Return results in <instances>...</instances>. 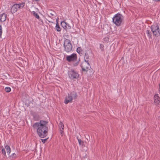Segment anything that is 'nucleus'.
Here are the masks:
<instances>
[{
    "mask_svg": "<svg viewBox=\"0 0 160 160\" xmlns=\"http://www.w3.org/2000/svg\"><path fill=\"white\" fill-rule=\"evenodd\" d=\"M78 142L80 145L83 144V142L80 139H78Z\"/></svg>",
    "mask_w": 160,
    "mask_h": 160,
    "instance_id": "5701e85b",
    "label": "nucleus"
},
{
    "mask_svg": "<svg viewBox=\"0 0 160 160\" xmlns=\"http://www.w3.org/2000/svg\"><path fill=\"white\" fill-rule=\"evenodd\" d=\"M48 122L46 121L40 120L39 122L35 123L33 125V127L34 129H37L38 134L40 138H44L47 135Z\"/></svg>",
    "mask_w": 160,
    "mask_h": 160,
    "instance_id": "f257e3e1",
    "label": "nucleus"
},
{
    "mask_svg": "<svg viewBox=\"0 0 160 160\" xmlns=\"http://www.w3.org/2000/svg\"><path fill=\"white\" fill-rule=\"evenodd\" d=\"M151 29L153 35L157 37L160 35L159 28L158 25L155 24L152 26L151 27Z\"/></svg>",
    "mask_w": 160,
    "mask_h": 160,
    "instance_id": "20e7f679",
    "label": "nucleus"
},
{
    "mask_svg": "<svg viewBox=\"0 0 160 160\" xmlns=\"http://www.w3.org/2000/svg\"><path fill=\"white\" fill-rule=\"evenodd\" d=\"M69 94L71 96H72V98L73 99H76L77 98V93L74 92H73L70 93Z\"/></svg>",
    "mask_w": 160,
    "mask_h": 160,
    "instance_id": "f8f14e48",
    "label": "nucleus"
},
{
    "mask_svg": "<svg viewBox=\"0 0 160 160\" xmlns=\"http://www.w3.org/2000/svg\"><path fill=\"white\" fill-rule=\"evenodd\" d=\"M159 91H160V84H159Z\"/></svg>",
    "mask_w": 160,
    "mask_h": 160,
    "instance_id": "473e14b6",
    "label": "nucleus"
},
{
    "mask_svg": "<svg viewBox=\"0 0 160 160\" xmlns=\"http://www.w3.org/2000/svg\"><path fill=\"white\" fill-rule=\"evenodd\" d=\"M100 48L101 49V50H102L104 48V46L102 44H100Z\"/></svg>",
    "mask_w": 160,
    "mask_h": 160,
    "instance_id": "bb28decb",
    "label": "nucleus"
},
{
    "mask_svg": "<svg viewBox=\"0 0 160 160\" xmlns=\"http://www.w3.org/2000/svg\"><path fill=\"white\" fill-rule=\"evenodd\" d=\"M12 157H13V158H15V157H16V155L15 154V153H13L12 154Z\"/></svg>",
    "mask_w": 160,
    "mask_h": 160,
    "instance_id": "c85d7f7f",
    "label": "nucleus"
},
{
    "mask_svg": "<svg viewBox=\"0 0 160 160\" xmlns=\"http://www.w3.org/2000/svg\"><path fill=\"white\" fill-rule=\"evenodd\" d=\"M56 28L57 29V31L58 32H60L61 31V28H60L58 24V22H57V23L56 24Z\"/></svg>",
    "mask_w": 160,
    "mask_h": 160,
    "instance_id": "dca6fc26",
    "label": "nucleus"
},
{
    "mask_svg": "<svg viewBox=\"0 0 160 160\" xmlns=\"http://www.w3.org/2000/svg\"><path fill=\"white\" fill-rule=\"evenodd\" d=\"M47 139H41V140L42 142H43V143H45V142H46V141H47Z\"/></svg>",
    "mask_w": 160,
    "mask_h": 160,
    "instance_id": "cd10ccee",
    "label": "nucleus"
},
{
    "mask_svg": "<svg viewBox=\"0 0 160 160\" xmlns=\"http://www.w3.org/2000/svg\"><path fill=\"white\" fill-rule=\"evenodd\" d=\"M7 15L5 13H3L0 16V21L2 22H4L6 19Z\"/></svg>",
    "mask_w": 160,
    "mask_h": 160,
    "instance_id": "9b49d317",
    "label": "nucleus"
},
{
    "mask_svg": "<svg viewBox=\"0 0 160 160\" xmlns=\"http://www.w3.org/2000/svg\"><path fill=\"white\" fill-rule=\"evenodd\" d=\"M154 103L156 105H159L160 103L159 97L157 95H155L154 97Z\"/></svg>",
    "mask_w": 160,
    "mask_h": 160,
    "instance_id": "9d476101",
    "label": "nucleus"
},
{
    "mask_svg": "<svg viewBox=\"0 0 160 160\" xmlns=\"http://www.w3.org/2000/svg\"><path fill=\"white\" fill-rule=\"evenodd\" d=\"M146 33L148 37L149 38H151V33L150 32L149 30H147L146 31Z\"/></svg>",
    "mask_w": 160,
    "mask_h": 160,
    "instance_id": "f3484780",
    "label": "nucleus"
},
{
    "mask_svg": "<svg viewBox=\"0 0 160 160\" xmlns=\"http://www.w3.org/2000/svg\"><path fill=\"white\" fill-rule=\"evenodd\" d=\"M25 5L24 3L22 2L18 4H14L12 7L11 11L12 13H15L17 11L18 8H22Z\"/></svg>",
    "mask_w": 160,
    "mask_h": 160,
    "instance_id": "39448f33",
    "label": "nucleus"
},
{
    "mask_svg": "<svg viewBox=\"0 0 160 160\" xmlns=\"http://www.w3.org/2000/svg\"><path fill=\"white\" fill-rule=\"evenodd\" d=\"M2 28L1 25H0V41L2 40Z\"/></svg>",
    "mask_w": 160,
    "mask_h": 160,
    "instance_id": "6ab92c4d",
    "label": "nucleus"
},
{
    "mask_svg": "<svg viewBox=\"0 0 160 160\" xmlns=\"http://www.w3.org/2000/svg\"><path fill=\"white\" fill-rule=\"evenodd\" d=\"M5 90L7 92H9L11 91V88L9 87H6L5 88Z\"/></svg>",
    "mask_w": 160,
    "mask_h": 160,
    "instance_id": "412c9836",
    "label": "nucleus"
},
{
    "mask_svg": "<svg viewBox=\"0 0 160 160\" xmlns=\"http://www.w3.org/2000/svg\"><path fill=\"white\" fill-rule=\"evenodd\" d=\"M78 63H79V62H77L76 63H74V66H77V65H78Z\"/></svg>",
    "mask_w": 160,
    "mask_h": 160,
    "instance_id": "c756f323",
    "label": "nucleus"
},
{
    "mask_svg": "<svg viewBox=\"0 0 160 160\" xmlns=\"http://www.w3.org/2000/svg\"><path fill=\"white\" fill-rule=\"evenodd\" d=\"M84 61L89 62V54L88 53L86 52L84 56Z\"/></svg>",
    "mask_w": 160,
    "mask_h": 160,
    "instance_id": "4468645a",
    "label": "nucleus"
},
{
    "mask_svg": "<svg viewBox=\"0 0 160 160\" xmlns=\"http://www.w3.org/2000/svg\"><path fill=\"white\" fill-rule=\"evenodd\" d=\"M81 66L82 70L83 71H87L90 70L91 68L89 62H87V61H84L82 63Z\"/></svg>",
    "mask_w": 160,
    "mask_h": 160,
    "instance_id": "423d86ee",
    "label": "nucleus"
},
{
    "mask_svg": "<svg viewBox=\"0 0 160 160\" xmlns=\"http://www.w3.org/2000/svg\"><path fill=\"white\" fill-rule=\"evenodd\" d=\"M62 23H65V22H62L61 24H62Z\"/></svg>",
    "mask_w": 160,
    "mask_h": 160,
    "instance_id": "2f4dec72",
    "label": "nucleus"
},
{
    "mask_svg": "<svg viewBox=\"0 0 160 160\" xmlns=\"http://www.w3.org/2000/svg\"><path fill=\"white\" fill-rule=\"evenodd\" d=\"M154 1H155L158 2V1H160V0H154Z\"/></svg>",
    "mask_w": 160,
    "mask_h": 160,
    "instance_id": "7c9ffc66",
    "label": "nucleus"
},
{
    "mask_svg": "<svg viewBox=\"0 0 160 160\" xmlns=\"http://www.w3.org/2000/svg\"><path fill=\"white\" fill-rule=\"evenodd\" d=\"M82 51V49L80 47H78L77 48V51L79 53H80Z\"/></svg>",
    "mask_w": 160,
    "mask_h": 160,
    "instance_id": "4be33fe9",
    "label": "nucleus"
},
{
    "mask_svg": "<svg viewBox=\"0 0 160 160\" xmlns=\"http://www.w3.org/2000/svg\"><path fill=\"white\" fill-rule=\"evenodd\" d=\"M66 59L68 62H73L76 61L77 59V55L74 53L70 55L67 56L66 57Z\"/></svg>",
    "mask_w": 160,
    "mask_h": 160,
    "instance_id": "0eeeda50",
    "label": "nucleus"
},
{
    "mask_svg": "<svg viewBox=\"0 0 160 160\" xmlns=\"http://www.w3.org/2000/svg\"><path fill=\"white\" fill-rule=\"evenodd\" d=\"M59 127L60 129V128H61L63 130L64 129V125L62 122H60L59 125Z\"/></svg>",
    "mask_w": 160,
    "mask_h": 160,
    "instance_id": "a211bd4d",
    "label": "nucleus"
},
{
    "mask_svg": "<svg viewBox=\"0 0 160 160\" xmlns=\"http://www.w3.org/2000/svg\"><path fill=\"white\" fill-rule=\"evenodd\" d=\"M123 16L121 14L118 13L112 18V22L117 26H120L122 22Z\"/></svg>",
    "mask_w": 160,
    "mask_h": 160,
    "instance_id": "f03ea898",
    "label": "nucleus"
},
{
    "mask_svg": "<svg viewBox=\"0 0 160 160\" xmlns=\"http://www.w3.org/2000/svg\"><path fill=\"white\" fill-rule=\"evenodd\" d=\"M34 118L36 120H38L39 119V117L38 116H36L34 117Z\"/></svg>",
    "mask_w": 160,
    "mask_h": 160,
    "instance_id": "a878e982",
    "label": "nucleus"
},
{
    "mask_svg": "<svg viewBox=\"0 0 160 160\" xmlns=\"http://www.w3.org/2000/svg\"><path fill=\"white\" fill-rule=\"evenodd\" d=\"M31 13L37 19L39 18V16L35 11H33L31 12Z\"/></svg>",
    "mask_w": 160,
    "mask_h": 160,
    "instance_id": "2eb2a0df",
    "label": "nucleus"
},
{
    "mask_svg": "<svg viewBox=\"0 0 160 160\" xmlns=\"http://www.w3.org/2000/svg\"><path fill=\"white\" fill-rule=\"evenodd\" d=\"M64 50L67 52H70L72 50V46L70 41L68 39H66L63 44Z\"/></svg>",
    "mask_w": 160,
    "mask_h": 160,
    "instance_id": "7ed1b4c3",
    "label": "nucleus"
},
{
    "mask_svg": "<svg viewBox=\"0 0 160 160\" xmlns=\"http://www.w3.org/2000/svg\"><path fill=\"white\" fill-rule=\"evenodd\" d=\"M55 14V12L53 11H52L51 12H49L48 13V15L49 17L54 16Z\"/></svg>",
    "mask_w": 160,
    "mask_h": 160,
    "instance_id": "aec40b11",
    "label": "nucleus"
},
{
    "mask_svg": "<svg viewBox=\"0 0 160 160\" xmlns=\"http://www.w3.org/2000/svg\"><path fill=\"white\" fill-rule=\"evenodd\" d=\"M68 75L70 78L72 79L74 78H77L79 76L78 73L74 70H72L69 72Z\"/></svg>",
    "mask_w": 160,
    "mask_h": 160,
    "instance_id": "6e6552de",
    "label": "nucleus"
},
{
    "mask_svg": "<svg viewBox=\"0 0 160 160\" xmlns=\"http://www.w3.org/2000/svg\"><path fill=\"white\" fill-rule=\"evenodd\" d=\"M63 130L61 128H60V134L62 136H63Z\"/></svg>",
    "mask_w": 160,
    "mask_h": 160,
    "instance_id": "393cba45",
    "label": "nucleus"
},
{
    "mask_svg": "<svg viewBox=\"0 0 160 160\" xmlns=\"http://www.w3.org/2000/svg\"><path fill=\"white\" fill-rule=\"evenodd\" d=\"M73 99L72 98L69 94H68V96H67L66 98L64 101V103L66 104H67L69 102H71Z\"/></svg>",
    "mask_w": 160,
    "mask_h": 160,
    "instance_id": "1a4fd4ad",
    "label": "nucleus"
},
{
    "mask_svg": "<svg viewBox=\"0 0 160 160\" xmlns=\"http://www.w3.org/2000/svg\"><path fill=\"white\" fill-rule=\"evenodd\" d=\"M5 150L7 152V153L8 155H9L11 151V149L10 147L7 145L5 147Z\"/></svg>",
    "mask_w": 160,
    "mask_h": 160,
    "instance_id": "ddd939ff",
    "label": "nucleus"
},
{
    "mask_svg": "<svg viewBox=\"0 0 160 160\" xmlns=\"http://www.w3.org/2000/svg\"><path fill=\"white\" fill-rule=\"evenodd\" d=\"M2 152L4 155H6V151L4 148H2Z\"/></svg>",
    "mask_w": 160,
    "mask_h": 160,
    "instance_id": "b1692460",
    "label": "nucleus"
}]
</instances>
